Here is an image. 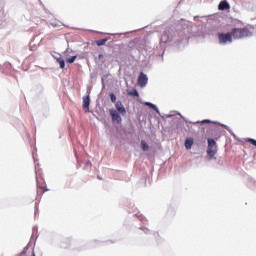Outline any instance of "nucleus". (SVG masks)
<instances>
[{"mask_svg": "<svg viewBox=\"0 0 256 256\" xmlns=\"http://www.w3.org/2000/svg\"><path fill=\"white\" fill-rule=\"evenodd\" d=\"M110 100L112 103H116L117 102V96H115L113 93H110Z\"/></svg>", "mask_w": 256, "mask_h": 256, "instance_id": "18", "label": "nucleus"}, {"mask_svg": "<svg viewBox=\"0 0 256 256\" xmlns=\"http://www.w3.org/2000/svg\"><path fill=\"white\" fill-rule=\"evenodd\" d=\"M169 30H165L163 33H162V36H161V42L162 43H169Z\"/></svg>", "mask_w": 256, "mask_h": 256, "instance_id": "10", "label": "nucleus"}, {"mask_svg": "<svg viewBox=\"0 0 256 256\" xmlns=\"http://www.w3.org/2000/svg\"><path fill=\"white\" fill-rule=\"evenodd\" d=\"M89 105H91V98L88 94L87 96L83 97V109H87V111H89Z\"/></svg>", "mask_w": 256, "mask_h": 256, "instance_id": "8", "label": "nucleus"}, {"mask_svg": "<svg viewBox=\"0 0 256 256\" xmlns=\"http://www.w3.org/2000/svg\"><path fill=\"white\" fill-rule=\"evenodd\" d=\"M20 256H27V250H23V251L20 253Z\"/></svg>", "mask_w": 256, "mask_h": 256, "instance_id": "22", "label": "nucleus"}, {"mask_svg": "<svg viewBox=\"0 0 256 256\" xmlns=\"http://www.w3.org/2000/svg\"><path fill=\"white\" fill-rule=\"evenodd\" d=\"M115 107L121 115H125V113H127V110L125 109V106L123 105V102L117 101L115 104Z\"/></svg>", "mask_w": 256, "mask_h": 256, "instance_id": "5", "label": "nucleus"}, {"mask_svg": "<svg viewBox=\"0 0 256 256\" xmlns=\"http://www.w3.org/2000/svg\"><path fill=\"white\" fill-rule=\"evenodd\" d=\"M128 95H131L132 97H139V92L137 89H133L132 91L128 92Z\"/></svg>", "mask_w": 256, "mask_h": 256, "instance_id": "16", "label": "nucleus"}, {"mask_svg": "<svg viewBox=\"0 0 256 256\" xmlns=\"http://www.w3.org/2000/svg\"><path fill=\"white\" fill-rule=\"evenodd\" d=\"M196 123H201V125H205V123H213L211 120H203V121H198Z\"/></svg>", "mask_w": 256, "mask_h": 256, "instance_id": "20", "label": "nucleus"}, {"mask_svg": "<svg viewBox=\"0 0 256 256\" xmlns=\"http://www.w3.org/2000/svg\"><path fill=\"white\" fill-rule=\"evenodd\" d=\"M231 35L234 39H243L241 34V28H233L231 30Z\"/></svg>", "mask_w": 256, "mask_h": 256, "instance_id": "6", "label": "nucleus"}, {"mask_svg": "<svg viewBox=\"0 0 256 256\" xmlns=\"http://www.w3.org/2000/svg\"><path fill=\"white\" fill-rule=\"evenodd\" d=\"M145 233H149V229L145 228L144 229Z\"/></svg>", "mask_w": 256, "mask_h": 256, "instance_id": "25", "label": "nucleus"}, {"mask_svg": "<svg viewBox=\"0 0 256 256\" xmlns=\"http://www.w3.org/2000/svg\"><path fill=\"white\" fill-rule=\"evenodd\" d=\"M147 75H145V73L141 72L139 77H138V84L140 85V87H145L147 85Z\"/></svg>", "mask_w": 256, "mask_h": 256, "instance_id": "4", "label": "nucleus"}, {"mask_svg": "<svg viewBox=\"0 0 256 256\" xmlns=\"http://www.w3.org/2000/svg\"><path fill=\"white\" fill-rule=\"evenodd\" d=\"M219 11H227V9H231V6L229 5V2L227 0H223L218 5Z\"/></svg>", "mask_w": 256, "mask_h": 256, "instance_id": "7", "label": "nucleus"}, {"mask_svg": "<svg viewBox=\"0 0 256 256\" xmlns=\"http://www.w3.org/2000/svg\"><path fill=\"white\" fill-rule=\"evenodd\" d=\"M207 155L209 157H215L217 155V142L213 138H208Z\"/></svg>", "mask_w": 256, "mask_h": 256, "instance_id": "1", "label": "nucleus"}, {"mask_svg": "<svg viewBox=\"0 0 256 256\" xmlns=\"http://www.w3.org/2000/svg\"><path fill=\"white\" fill-rule=\"evenodd\" d=\"M92 163L88 160V161H86V163H85V167H84V169H87V167H92Z\"/></svg>", "mask_w": 256, "mask_h": 256, "instance_id": "21", "label": "nucleus"}, {"mask_svg": "<svg viewBox=\"0 0 256 256\" xmlns=\"http://www.w3.org/2000/svg\"><path fill=\"white\" fill-rule=\"evenodd\" d=\"M78 167H81V164H79Z\"/></svg>", "mask_w": 256, "mask_h": 256, "instance_id": "27", "label": "nucleus"}, {"mask_svg": "<svg viewBox=\"0 0 256 256\" xmlns=\"http://www.w3.org/2000/svg\"><path fill=\"white\" fill-rule=\"evenodd\" d=\"M41 189H43L44 191H49L47 187H41Z\"/></svg>", "mask_w": 256, "mask_h": 256, "instance_id": "24", "label": "nucleus"}, {"mask_svg": "<svg viewBox=\"0 0 256 256\" xmlns=\"http://www.w3.org/2000/svg\"><path fill=\"white\" fill-rule=\"evenodd\" d=\"M242 39H245V37H251L253 33L248 28H240Z\"/></svg>", "mask_w": 256, "mask_h": 256, "instance_id": "9", "label": "nucleus"}, {"mask_svg": "<svg viewBox=\"0 0 256 256\" xmlns=\"http://www.w3.org/2000/svg\"><path fill=\"white\" fill-rule=\"evenodd\" d=\"M185 147L186 149H191V147H193V138H187L185 140Z\"/></svg>", "mask_w": 256, "mask_h": 256, "instance_id": "11", "label": "nucleus"}, {"mask_svg": "<svg viewBox=\"0 0 256 256\" xmlns=\"http://www.w3.org/2000/svg\"><path fill=\"white\" fill-rule=\"evenodd\" d=\"M219 43L225 45V43L233 42V34L230 33H219L218 34Z\"/></svg>", "mask_w": 256, "mask_h": 256, "instance_id": "2", "label": "nucleus"}, {"mask_svg": "<svg viewBox=\"0 0 256 256\" xmlns=\"http://www.w3.org/2000/svg\"><path fill=\"white\" fill-rule=\"evenodd\" d=\"M110 115L112 117V121L116 123H121V121H123L117 110L110 109Z\"/></svg>", "mask_w": 256, "mask_h": 256, "instance_id": "3", "label": "nucleus"}, {"mask_svg": "<svg viewBox=\"0 0 256 256\" xmlns=\"http://www.w3.org/2000/svg\"><path fill=\"white\" fill-rule=\"evenodd\" d=\"M141 147L143 151H149V144L145 140L141 141Z\"/></svg>", "mask_w": 256, "mask_h": 256, "instance_id": "13", "label": "nucleus"}, {"mask_svg": "<svg viewBox=\"0 0 256 256\" xmlns=\"http://www.w3.org/2000/svg\"><path fill=\"white\" fill-rule=\"evenodd\" d=\"M57 63L60 65V69H65V60L63 58H57Z\"/></svg>", "mask_w": 256, "mask_h": 256, "instance_id": "14", "label": "nucleus"}, {"mask_svg": "<svg viewBox=\"0 0 256 256\" xmlns=\"http://www.w3.org/2000/svg\"><path fill=\"white\" fill-rule=\"evenodd\" d=\"M247 142L250 143L251 145H254L256 147V140L253 138H247Z\"/></svg>", "mask_w": 256, "mask_h": 256, "instance_id": "19", "label": "nucleus"}, {"mask_svg": "<svg viewBox=\"0 0 256 256\" xmlns=\"http://www.w3.org/2000/svg\"><path fill=\"white\" fill-rule=\"evenodd\" d=\"M145 105L147 107H150V109H153L154 111H156V113H159V108H157V106L155 104H152L150 102H145Z\"/></svg>", "mask_w": 256, "mask_h": 256, "instance_id": "12", "label": "nucleus"}, {"mask_svg": "<svg viewBox=\"0 0 256 256\" xmlns=\"http://www.w3.org/2000/svg\"><path fill=\"white\" fill-rule=\"evenodd\" d=\"M75 59H77V56H72L70 58H67L66 63H75Z\"/></svg>", "mask_w": 256, "mask_h": 256, "instance_id": "17", "label": "nucleus"}, {"mask_svg": "<svg viewBox=\"0 0 256 256\" xmlns=\"http://www.w3.org/2000/svg\"><path fill=\"white\" fill-rule=\"evenodd\" d=\"M32 256H35V253H34V252H32Z\"/></svg>", "mask_w": 256, "mask_h": 256, "instance_id": "26", "label": "nucleus"}, {"mask_svg": "<svg viewBox=\"0 0 256 256\" xmlns=\"http://www.w3.org/2000/svg\"><path fill=\"white\" fill-rule=\"evenodd\" d=\"M98 59H103V54H99Z\"/></svg>", "mask_w": 256, "mask_h": 256, "instance_id": "23", "label": "nucleus"}, {"mask_svg": "<svg viewBox=\"0 0 256 256\" xmlns=\"http://www.w3.org/2000/svg\"><path fill=\"white\" fill-rule=\"evenodd\" d=\"M105 43H107V38L100 39V40L96 41V45H98V47L105 45Z\"/></svg>", "mask_w": 256, "mask_h": 256, "instance_id": "15", "label": "nucleus"}]
</instances>
